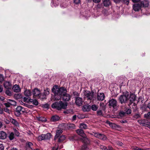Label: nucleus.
I'll return each mask as SVG.
<instances>
[{
    "label": "nucleus",
    "instance_id": "obj_34",
    "mask_svg": "<svg viewBox=\"0 0 150 150\" xmlns=\"http://www.w3.org/2000/svg\"><path fill=\"white\" fill-rule=\"evenodd\" d=\"M65 137L64 135H62L60 136L59 138L58 142H62L65 139Z\"/></svg>",
    "mask_w": 150,
    "mask_h": 150
},
{
    "label": "nucleus",
    "instance_id": "obj_41",
    "mask_svg": "<svg viewBox=\"0 0 150 150\" xmlns=\"http://www.w3.org/2000/svg\"><path fill=\"white\" fill-rule=\"evenodd\" d=\"M50 94V92L49 91V90L48 88L44 90V94L46 96L49 95Z\"/></svg>",
    "mask_w": 150,
    "mask_h": 150
},
{
    "label": "nucleus",
    "instance_id": "obj_23",
    "mask_svg": "<svg viewBox=\"0 0 150 150\" xmlns=\"http://www.w3.org/2000/svg\"><path fill=\"white\" fill-rule=\"evenodd\" d=\"M94 135L95 137L100 139H102L103 138V134L100 133H94Z\"/></svg>",
    "mask_w": 150,
    "mask_h": 150
},
{
    "label": "nucleus",
    "instance_id": "obj_59",
    "mask_svg": "<svg viewBox=\"0 0 150 150\" xmlns=\"http://www.w3.org/2000/svg\"><path fill=\"white\" fill-rule=\"evenodd\" d=\"M113 148L111 146H109L108 147V150H113Z\"/></svg>",
    "mask_w": 150,
    "mask_h": 150
},
{
    "label": "nucleus",
    "instance_id": "obj_4",
    "mask_svg": "<svg viewBox=\"0 0 150 150\" xmlns=\"http://www.w3.org/2000/svg\"><path fill=\"white\" fill-rule=\"evenodd\" d=\"M84 98H86L87 100H90L91 101L93 100L94 93L91 92L89 91H85L84 92Z\"/></svg>",
    "mask_w": 150,
    "mask_h": 150
},
{
    "label": "nucleus",
    "instance_id": "obj_9",
    "mask_svg": "<svg viewBox=\"0 0 150 150\" xmlns=\"http://www.w3.org/2000/svg\"><path fill=\"white\" fill-rule=\"evenodd\" d=\"M109 105L110 108H111L112 107L115 109L116 108L117 105V102L116 100L112 99L110 100L109 102Z\"/></svg>",
    "mask_w": 150,
    "mask_h": 150
},
{
    "label": "nucleus",
    "instance_id": "obj_35",
    "mask_svg": "<svg viewBox=\"0 0 150 150\" xmlns=\"http://www.w3.org/2000/svg\"><path fill=\"white\" fill-rule=\"evenodd\" d=\"M55 0H53L51 4V5L52 7H55L56 6H57L59 4V3L58 1H57V3H55Z\"/></svg>",
    "mask_w": 150,
    "mask_h": 150
},
{
    "label": "nucleus",
    "instance_id": "obj_39",
    "mask_svg": "<svg viewBox=\"0 0 150 150\" xmlns=\"http://www.w3.org/2000/svg\"><path fill=\"white\" fill-rule=\"evenodd\" d=\"M14 133V135L15 136L18 137L19 134L20 133L19 132L17 131L16 129H13Z\"/></svg>",
    "mask_w": 150,
    "mask_h": 150
},
{
    "label": "nucleus",
    "instance_id": "obj_27",
    "mask_svg": "<svg viewBox=\"0 0 150 150\" xmlns=\"http://www.w3.org/2000/svg\"><path fill=\"white\" fill-rule=\"evenodd\" d=\"M51 136L50 133H47L44 134L45 140L49 139L51 137Z\"/></svg>",
    "mask_w": 150,
    "mask_h": 150
},
{
    "label": "nucleus",
    "instance_id": "obj_12",
    "mask_svg": "<svg viewBox=\"0 0 150 150\" xmlns=\"http://www.w3.org/2000/svg\"><path fill=\"white\" fill-rule=\"evenodd\" d=\"M105 123L106 124L108 125L110 127L113 128H117V127H118V125H117L115 124V123L111 122L110 121H108V120L106 121Z\"/></svg>",
    "mask_w": 150,
    "mask_h": 150
},
{
    "label": "nucleus",
    "instance_id": "obj_24",
    "mask_svg": "<svg viewBox=\"0 0 150 150\" xmlns=\"http://www.w3.org/2000/svg\"><path fill=\"white\" fill-rule=\"evenodd\" d=\"M110 4V0H104V6H108Z\"/></svg>",
    "mask_w": 150,
    "mask_h": 150
},
{
    "label": "nucleus",
    "instance_id": "obj_53",
    "mask_svg": "<svg viewBox=\"0 0 150 150\" xmlns=\"http://www.w3.org/2000/svg\"><path fill=\"white\" fill-rule=\"evenodd\" d=\"M45 97H46V96L45 95H44V94L42 95V94H41L40 97H39V98H40L42 99H45V98H46Z\"/></svg>",
    "mask_w": 150,
    "mask_h": 150
},
{
    "label": "nucleus",
    "instance_id": "obj_11",
    "mask_svg": "<svg viewBox=\"0 0 150 150\" xmlns=\"http://www.w3.org/2000/svg\"><path fill=\"white\" fill-rule=\"evenodd\" d=\"M82 99L79 97H77L76 98L75 103L76 105L79 106L81 105L83 103Z\"/></svg>",
    "mask_w": 150,
    "mask_h": 150
},
{
    "label": "nucleus",
    "instance_id": "obj_56",
    "mask_svg": "<svg viewBox=\"0 0 150 150\" xmlns=\"http://www.w3.org/2000/svg\"><path fill=\"white\" fill-rule=\"evenodd\" d=\"M113 1L116 4H117V3H120L122 0H113Z\"/></svg>",
    "mask_w": 150,
    "mask_h": 150
},
{
    "label": "nucleus",
    "instance_id": "obj_54",
    "mask_svg": "<svg viewBox=\"0 0 150 150\" xmlns=\"http://www.w3.org/2000/svg\"><path fill=\"white\" fill-rule=\"evenodd\" d=\"M4 80V78L2 75L0 74V82H2Z\"/></svg>",
    "mask_w": 150,
    "mask_h": 150
},
{
    "label": "nucleus",
    "instance_id": "obj_3",
    "mask_svg": "<svg viewBox=\"0 0 150 150\" xmlns=\"http://www.w3.org/2000/svg\"><path fill=\"white\" fill-rule=\"evenodd\" d=\"M129 96V92L128 91L124 92L120 96L119 101L121 104H126L128 102V96Z\"/></svg>",
    "mask_w": 150,
    "mask_h": 150
},
{
    "label": "nucleus",
    "instance_id": "obj_48",
    "mask_svg": "<svg viewBox=\"0 0 150 150\" xmlns=\"http://www.w3.org/2000/svg\"><path fill=\"white\" fill-rule=\"evenodd\" d=\"M4 105L6 107L5 108H8L10 107V105L8 101L7 103H4Z\"/></svg>",
    "mask_w": 150,
    "mask_h": 150
},
{
    "label": "nucleus",
    "instance_id": "obj_60",
    "mask_svg": "<svg viewBox=\"0 0 150 150\" xmlns=\"http://www.w3.org/2000/svg\"><path fill=\"white\" fill-rule=\"evenodd\" d=\"M78 118L79 119H83V117H81V115H79L77 116Z\"/></svg>",
    "mask_w": 150,
    "mask_h": 150
},
{
    "label": "nucleus",
    "instance_id": "obj_13",
    "mask_svg": "<svg viewBox=\"0 0 150 150\" xmlns=\"http://www.w3.org/2000/svg\"><path fill=\"white\" fill-rule=\"evenodd\" d=\"M117 117L119 119H122V118L125 117V111L120 110L119 112L118 115L117 116Z\"/></svg>",
    "mask_w": 150,
    "mask_h": 150
},
{
    "label": "nucleus",
    "instance_id": "obj_32",
    "mask_svg": "<svg viewBox=\"0 0 150 150\" xmlns=\"http://www.w3.org/2000/svg\"><path fill=\"white\" fill-rule=\"evenodd\" d=\"M79 127L81 129H86L87 128V126L86 124L82 123L80 124Z\"/></svg>",
    "mask_w": 150,
    "mask_h": 150
},
{
    "label": "nucleus",
    "instance_id": "obj_47",
    "mask_svg": "<svg viewBox=\"0 0 150 150\" xmlns=\"http://www.w3.org/2000/svg\"><path fill=\"white\" fill-rule=\"evenodd\" d=\"M6 93L9 96L11 95V92L9 90H7L6 91Z\"/></svg>",
    "mask_w": 150,
    "mask_h": 150
},
{
    "label": "nucleus",
    "instance_id": "obj_36",
    "mask_svg": "<svg viewBox=\"0 0 150 150\" xmlns=\"http://www.w3.org/2000/svg\"><path fill=\"white\" fill-rule=\"evenodd\" d=\"M148 104L147 105H146L145 104H143L141 108V109L144 111H146L147 110L148 107Z\"/></svg>",
    "mask_w": 150,
    "mask_h": 150
},
{
    "label": "nucleus",
    "instance_id": "obj_30",
    "mask_svg": "<svg viewBox=\"0 0 150 150\" xmlns=\"http://www.w3.org/2000/svg\"><path fill=\"white\" fill-rule=\"evenodd\" d=\"M15 136L14 133L11 132L9 134L8 138L10 140H11L14 139Z\"/></svg>",
    "mask_w": 150,
    "mask_h": 150
},
{
    "label": "nucleus",
    "instance_id": "obj_42",
    "mask_svg": "<svg viewBox=\"0 0 150 150\" xmlns=\"http://www.w3.org/2000/svg\"><path fill=\"white\" fill-rule=\"evenodd\" d=\"M3 111H4L8 113H9L10 112L9 110L7 108L3 107Z\"/></svg>",
    "mask_w": 150,
    "mask_h": 150
},
{
    "label": "nucleus",
    "instance_id": "obj_55",
    "mask_svg": "<svg viewBox=\"0 0 150 150\" xmlns=\"http://www.w3.org/2000/svg\"><path fill=\"white\" fill-rule=\"evenodd\" d=\"M21 112L23 113L27 112L25 110V109L22 107Z\"/></svg>",
    "mask_w": 150,
    "mask_h": 150
},
{
    "label": "nucleus",
    "instance_id": "obj_15",
    "mask_svg": "<svg viewBox=\"0 0 150 150\" xmlns=\"http://www.w3.org/2000/svg\"><path fill=\"white\" fill-rule=\"evenodd\" d=\"M76 133L79 135L83 137H85L86 134L84 133V131L81 129H77L76 130Z\"/></svg>",
    "mask_w": 150,
    "mask_h": 150
},
{
    "label": "nucleus",
    "instance_id": "obj_29",
    "mask_svg": "<svg viewBox=\"0 0 150 150\" xmlns=\"http://www.w3.org/2000/svg\"><path fill=\"white\" fill-rule=\"evenodd\" d=\"M97 98L98 100H103V94L98 93Z\"/></svg>",
    "mask_w": 150,
    "mask_h": 150
},
{
    "label": "nucleus",
    "instance_id": "obj_40",
    "mask_svg": "<svg viewBox=\"0 0 150 150\" xmlns=\"http://www.w3.org/2000/svg\"><path fill=\"white\" fill-rule=\"evenodd\" d=\"M121 1L124 4H126V5H128L129 0H121Z\"/></svg>",
    "mask_w": 150,
    "mask_h": 150
},
{
    "label": "nucleus",
    "instance_id": "obj_50",
    "mask_svg": "<svg viewBox=\"0 0 150 150\" xmlns=\"http://www.w3.org/2000/svg\"><path fill=\"white\" fill-rule=\"evenodd\" d=\"M39 120L42 121V122H45L46 121V119L45 118L43 117H40L39 118Z\"/></svg>",
    "mask_w": 150,
    "mask_h": 150
},
{
    "label": "nucleus",
    "instance_id": "obj_31",
    "mask_svg": "<svg viewBox=\"0 0 150 150\" xmlns=\"http://www.w3.org/2000/svg\"><path fill=\"white\" fill-rule=\"evenodd\" d=\"M8 100L10 105L13 106H16V102L14 100L10 99H9Z\"/></svg>",
    "mask_w": 150,
    "mask_h": 150
},
{
    "label": "nucleus",
    "instance_id": "obj_16",
    "mask_svg": "<svg viewBox=\"0 0 150 150\" xmlns=\"http://www.w3.org/2000/svg\"><path fill=\"white\" fill-rule=\"evenodd\" d=\"M7 137V134L5 132L1 131L0 132V139H6Z\"/></svg>",
    "mask_w": 150,
    "mask_h": 150
},
{
    "label": "nucleus",
    "instance_id": "obj_19",
    "mask_svg": "<svg viewBox=\"0 0 150 150\" xmlns=\"http://www.w3.org/2000/svg\"><path fill=\"white\" fill-rule=\"evenodd\" d=\"M10 122L12 123L16 127L19 126V123L15 119L12 118H11L10 119Z\"/></svg>",
    "mask_w": 150,
    "mask_h": 150
},
{
    "label": "nucleus",
    "instance_id": "obj_10",
    "mask_svg": "<svg viewBox=\"0 0 150 150\" xmlns=\"http://www.w3.org/2000/svg\"><path fill=\"white\" fill-rule=\"evenodd\" d=\"M132 117V118L134 119H140L141 118V114L139 113V112L136 111L134 112V113H133L131 114Z\"/></svg>",
    "mask_w": 150,
    "mask_h": 150
},
{
    "label": "nucleus",
    "instance_id": "obj_25",
    "mask_svg": "<svg viewBox=\"0 0 150 150\" xmlns=\"http://www.w3.org/2000/svg\"><path fill=\"white\" fill-rule=\"evenodd\" d=\"M22 109V107L21 106H18L16 109V112L18 113V115L21 113V111Z\"/></svg>",
    "mask_w": 150,
    "mask_h": 150
},
{
    "label": "nucleus",
    "instance_id": "obj_44",
    "mask_svg": "<svg viewBox=\"0 0 150 150\" xmlns=\"http://www.w3.org/2000/svg\"><path fill=\"white\" fill-rule=\"evenodd\" d=\"M59 145L58 144H55L54 146L53 147L52 149L53 150H57L59 148Z\"/></svg>",
    "mask_w": 150,
    "mask_h": 150
},
{
    "label": "nucleus",
    "instance_id": "obj_7",
    "mask_svg": "<svg viewBox=\"0 0 150 150\" xmlns=\"http://www.w3.org/2000/svg\"><path fill=\"white\" fill-rule=\"evenodd\" d=\"M81 140L82 142L84 143L85 144L82 146L81 150H88L87 145L90 143L89 139L87 138L86 136L85 137H83Z\"/></svg>",
    "mask_w": 150,
    "mask_h": 150
},
{
    "label": "nucleus",
    "instance_id": "obj_6",
    "mask_svg": "<svg viewBox=\"0 0 150 150\" xmlns=\"http://www.w3.org/2000/svg\"><path fill=\"white\" fill-rule=\"evenodd\" d=\"M136 98L137 96L135 94L133 93H131L130 94L129 93V96H128V102H129L128 105H131L134 102L136 101Z\"/></svg>",
    "mask_w": 150,
    "mask_h": 150
},
{
    "label": "nucleus",
    "instance_id": "obj_38",
    "mask_svg": "<svg viewBox=\"0 0 150 150\" xmlns=\"http://www.w3.org/2000/svg\"><path fill=\"white\" fill-rule=\"evenodd\" d=\"M144 117L145 119H149L150 118V112H148L147 113H145L144 115Z\"/></svg>",
    "mask_w": 150,
    "mask_h": 150
},
{
    "label": "nucleus",
    "instance_id": "obj_43",
    "mask_svg": "<svg viewBox=\"0 0 150 150\" xmlns=\"http://www.w3.org/2000/svg\"><path fill=\"white\" fill-rule=\"evenodd\" d=\"M91 108L94 111L96 110L97 109V106L95 105H93L91 107Z\"/></svg>",
    "mask_w": 150,
    "mask_h": 150
},
{
    "label": "nucleus",
    "instance_id": "obj_52",
    "mask_svg": "<svg viewBox=\"0 0 150 150\" xmlns=\"http://www.w3.org/2000/svg\"><path fill=\"white\" fill-rule=\"evenodd\" d=\"M74 2L76 4H78L80 3V0H74Z\"/></svg>",
    "mask_w": 150,
    "mask_h": 150
},
{
    "label": "nucleus",
    "instance_id": "obj_37",
    "mask_svg": "<svg viewBox=\"0 0 150 150\" xmlns=\"http://www.w3.org/2000/svg\"><path fill=\"white\" fill-rule=\"evenodd\" d=\"M38 139L40 141L45 140L44 134H42L41 135L39 136Z\"/></svg>",
    "mask_w": 150,
    "mask_h": 150
},
{
    "label": "nucleus",
    "instance_id": "obj_18",
    "mask_svg": "<svg viewBox=\"0 0 150 150\" xmlns=\"http://www.w3.org/2000/svg\"><path fill=\"white\" fill-rule=\"evenodd\" d=\"M13 90L15 92H19L20 91L21 89L19 86L17 85H14L13 88Z\"/></svg>",
    "mask_w": 150,
    "mask_h": 150
},
{
    "label": "nucleus",
    "instance_id": "obj_14",
    "mask_svg": "<svg viewBox=\"0 0 150 150\" xmlns=\"http://www.w3.org/2000/svg\"><path fill=\"white\" fill-rule=\"evenodd\" d=\"M33 145L32 143L30 142H27L26 146V150H33Z\"/></svg>",
    "mask_w": 150,
    "mask_h": 150
},
{
    "label": "nucleus",
    "instance_id": "obj_49",
    "mask_svg": "<svg viewBox=\"0 0 150 150\" xmlns=\"http://www.w3.org/2000/svg\"><path fill=\"white\" fill-rule=\"evenodd\" d=\"M75 137L76 136L74 135H71L69 137V139L70 140H73L75 139Z\"/></svg>",
    "mask_w": 150,
    "mask_h": 150
},
{
    "label": "nucleus",
    "instance_id": "obj_8",
    "mask_svg": "<svg viewBox=\"0 0 150 150\" xmlns=\"http://www.w3.org/2000/svg\"><path fill=\"white\" fill-rule=\"evenodd\" d=\"M33 98H38L40 97L41 94L39 90L35 88L33 91Z\"/></svg>",
    "mask_w": 150,
    "mask_h": 150
},
{
    "label": "nucleus",
    "instance_id": "obj_28",
    "mask_svg": "<svg viewBox=\"0 0 150 150\" xmlns=\"http://www.w3.org/2000/svg\"><path fill=\"white\" fill-rule=\"evenodd\" d=\"M24 94L25 96L28 97L31 95V92L29 90H26L24 91Z\"/></svg>",
    "mask_w": 150,
    "mask_h": 150
},
{
    "label": "nucleus",
    "instance_id": "obj_26",
    "mask_svg": "<svg viewBox=\"0 0 150 150\" xmlns=\"http://www.w3.org/2000/svg\"><path fill=\"white\" fill-rule=\"evenodd\" d=\"M59 119V117L57 115H55L52 116L51 120L53 121H56L58 120Z\"/></svg>",
    "mask_w": 150,
    "mask_h": 150
},
{
    "label": "nucleus",
    "instance_id": "obj_45",
    "mask_svg": "<svg viewBox=\"0 0 150 150\" xmlns=\"http://www.w3.org/2000/svg\"><path fill=\"white\" fill-rule=\"evenodd\" d=\"M132 149L134 150H146V149H141V148H138V147H132Z\"/></svg>",
    "mask_w": 150,
    "mask_h": 150
},
{
    "label": "nucleus",
    "instance_id": "obj_21",
    "mask_svg": "<svg viewBox=\"0 0 150 150\" xmlns=\"http://www.w3.org/2000/svg\"><path fill=\"white\" fill-rule=\"evenodd\" d=\"M4 86L6 88L8 89L11 88V85L10 82L6 81L4 83Z\"/></svg>",
    "mask_w": 150,
    "mask_h": 150
},
{
    "label": "nucleus",
    "instance_id": "obj_33",
    "mask_svg": "<svg viewBox=\"0 0 150 150\" xmlns=\"http://www.w3.org/2000/svg\"><path fill=\"white\" fill-rule=\"evenodd\" d=\"M133 104L132 105V108L133 109V111L135 112V111H137V104L136 103H134V102L133 103Z\"/></svg>",
    "mask_w": 150,
    "mask_h": 150
},
{
    "label": "nucleus",
    "instance_id": "obj_46",
    "mask_svg": "<svg viewBox=\"0 0 150 150\" xmlns=\"http://www.w3.org/2000/svg\"><path fill=\"white\" fill-rule=\"evenodd\" d=\"M33 103L36 105H37L38 104V101L36 100H33Z\"/></svg>",
    "mask_w": 150,
    "mask_h": 150
},
{
    "label": "nucleus",
    "instance_id": "obj_20",
    "mask_svg": "<svg viewBox=\"0 0 150 150\" xmlns=\"http://www.w3.org/2000/svg\"><path fill=\"white\" fill-rule=\"evenodd\" d=\"M91 109V106L88 105H84L82 108L84 111H88L90 110Z\"/></svg>",
    "mask_w": 150,
    "mask_h": 150
},
{
    "label": "nucleus",
    "instance_id": "obj_1",
    "mask_svg": "<svg viewBox=\"0 0 150 150\" xmlns=\"http://www.w3.org/2000/svg\"><path fill=\"white\" fill-rule=\"evenodd\" d=\"M52 91L54 94V98L56 100H60L62 96L64 101H69L70 100V96L67 93V90L65 88L63 87L59 88L55 85L53 87Z\"/></svg>",
    "mask_w": 150,
    "mask_h": 150
},
{
    "label": "nucleus",
    "instance_id": "obj_22",
    "mask_svg": "<svg viewBox=\"0 0 150 150\" xmlns=\"http://www.w3.org/2000/svg\"><path fill=\"white\" fill-rule=\"evenodd\" d=\"M124 111L125 113V117L127 115L130 114L132 112V110L131 109L128 108H126L124 110Z\"/></svg>",
    "mask_w": 150,
    "mask_h": 150
},
{
    "label": "nucleus",
    "instance_id": "obj_64",
    "mask_svg": "<svg viewBox=\"0 0 150 150\" xmlns=\"http://www.w3.org/2000/svg\"><path fill=\"white\" fill-rule=\"evenodd\" d=\"M93 1L96 3H98L99 2L100 0H93Z\"/></svg>",
    "mask_w": 150,
    "mask_h": 150
},
{
    "label": "nucleus",
    "instance_id": "obj_2",
    "mask_svg": "<svg viewBox=\"0 0 150 150\" xmlns=\"http://www.w3.org/2000/svg\"><path fill=\"white\" fill-rule=\"evenodd\" d=\"M68 105V103L67 102H63L60 101L59 102H55L52 105V107L54 109H56L58 110L62 109H66Z\"/></svg>",
    "mask_w": 150,
    "mask_h": 150
},
{
    "label": "nucleus",
    "instance_id": "obj_57",
    "mask_svg": "<svg viewBox=\"0 0 150 150\" xmlns=\"http://www.w3.org/2000/svg\"><path fill=\"white\" fill-rule=\"evenodd\" d=\"M77 116L76 115H75L74 116H73L72 117V120H76V118Z\"/></svg>",
    "mask_w": 150,
    "mask_h": 150
},
{
    "label": "nucleus",
    "instance_id": "obj_51",
    "mask_svg": "<svg viewBox=\"0 0 150 150\" xmlns=\"http://www.w3.org/2000/svg\"><path fill=\"white\" fill-rule=\"evenodd\" d=\"M4 146L2 144H0V150H4Z\"/></svg>",
    "mask_w": 150,
    "mask_h": 150
},
{
    "label": "nucleus",
    "instance_id": "obj_61",
    "mask_svg": "<svg viewBox=\"0 0 150 150\" xmlns=\"http://www.w3.org/2000/svg\"><path fill=\"white\" fill-rule=\"evenodd\" d=\"M60 6L61 7H62L63 8H66L67 6L66 5H65V4L63 5L62 4L60 5Z\"/></svg>",
    "mask_w": 150,
    "mask_h": 150
},
{
    "label": "nucleus",
    "instance_id": "obj_62",
    "mask_svg": "<svg viewBox=\"0 0 150 150\" xmlns=\"http://www.w3.org/2000/svg\"><path fill=\"white\" fill-rule=\"evenodd\" d=\"M3 108L2 109V108L0 107V114H2L3 113Z\"/></svg>",
    "mask_w": 150,
    "mask_h": 150
},
{
    "label": "nucleus",
    "instance_id": "obj_5",
    "mask_svg": "<svg viewBox=\"0 0 150 150\" xmlns=\"http://www.w3.org/2000/svg\"><path fill=\"white\" fill-rule=\"evenodd\" d=\"M148 6V4L144 5L143 1H141L140 3L134 4L133 5V9L135 11H138L142 7H147Z\"/></svg>",
    "mask_w": 150,
    "mask_h": 150
},
{
    "label": "nucleus",
    "instance_id": "obj_17",
    "mask_svg": "<svg viewBox=\"0 0 150 150\" xmlns=\"http://www.w3.org/2000/svg\"><path fill=\"white\" fill-rule=\"evenodd\" d=\"M63 131L61 129H57L56 131V135L55 137V139H56L62 133Z\"/></svg>",
    "mask_w": 150,
    "mask_h": 150
},
{
    "label": "nucleus",
    "instance_id": "obj_58",
    "mask_svg": "<svg viewBox=\"0 0 150 150\" xmlns=\"http://www.w3.org/2000/svg\"><path fill=\"white\" fill-rule=\"evenodd\" d=\"M120 122H121L122 123H127V121L126 120H121L120 121Z\"/></svg>",
    "mask_w": 150,
    "mask_h": 150
},
{
    "label": "nucleus",
    "instance_id": "obj_63",
    "mask_svg": "<svg viewBox=\"0 0 150 150\" xmlns=\"http://www.w3.org/2000/svg\"><path fill=\"white\" fill-rule=\"evenodd\" d=\"M117 144L119 146H122L123 144L122 143L120 142H118Z\"/></svg>",
    "mask_w": 150,
    "mask_h": 150
}]
</instances>
